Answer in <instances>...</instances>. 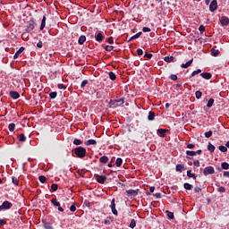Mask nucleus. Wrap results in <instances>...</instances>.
Instances as JSON below:
<instances>
[{
  "label": "nucleus",
  "mask_w": 229,
  "mask_h": 229,
  "mask_svg": "<svg viewBox=\"0 0 229 229\" xmlns=\"http://www.w3.org/2000/svg\"><path fill=\"white\" fill-rule=\"evenodd\" d=\"M74 153L78 158H85L87 155V149L83 147H77L74 149Z\"/></svg>",
  "instance_id": "1"
},
{
  "label": "nucleus",
  "mask_w": 229,
  "mask_h": 229,
  "mask_svg": "<svg viewBox=\"0 0 229 229\" xmlns=\"http://www.w3.org/2000/svg\"><path fill=\"white\" fill-rule=\"evenodd\" d=\"M35 26H37V24L35 23V21H30L28 25L26 26V31L28 33H30V31H33V30H35Z\"/></svg>",
  "instance_id": "2"
},
{
  "label": "nucleus",
  "mask_w": 229,
  "mask_h": 229,
  "mask_svg": "<svg viewBox=\"0 0 229 229\" xmlns=\"http://www.w3.org/2000/svg\"><path fill=\"white\" fill-rule=\"evenodd\" d=\"M216 173V170H214V167L208 166L203 170V174L207 176L208 174H214Z\"/></svg>",
  "instance_id": "3"
},
{
  "label": "nucleus",
  "mask_w": 229,
  "mask_h": 229,
  "mask_svg": "<svg viewBox=\"0 0 229 229\" xmlns=\"http://www.w3.org/2000/svg\"><path fill=\"white\" fill-rule=\"evenodd\" d=\"M8 208H12V202L4 201L3 205L0 206V210H8Z\"/></svg>",
  "instance_id": "4"
},
{
  "label": "nucleus",
  "mask_w": 229,
  "mask_h": 229,
  "mask_svg": "<svg viewBox=\"0 0 229 229\" xmlns=\"http://www.w3.org/2000/svg\"><path fill=\"white\" fill-rule=\"evenodd\" d=\"M210 12H216L217 10V0H213L209 5Z\"/></svg>",
  "instance_id": "5"
},
{
  "label": "nucleus",
  "mask_w": 229,
  "mask_h": 229,
  "mask_svg": "<svg viewBox=\"0 0 229 229\" xmlns=\"http://www.w3.org/2000/svg\"><path fill=\"white\" fill-rule=\"evenodd\" d=\"M220 23L222 26H228L229 24V19L226 16H222L220 19Z\"/></svg>",
  "instance_id": "6"
},
{
  "label": "nucleus",
  "mask_w": 229,
  "mask_h": 229,
  "mask_svg": "<svg viewBox=\"0 0 229 229\" xmlns=\"http://www.w3.org/2000/svg\"><path fill=\"white\" fill-rule=\"evenodd\" d=\"M110 207H111L114 216H117V209H115V199H112Z\"/></svg>",
  "instance_id": "7"
},
{
  "label": "nucleus",
  "mask_w": 229,
  "mask_h": 229,
  "mask_svg": "<svg viewBox=\"0 0 229 229\" xmlns=\"http://www.w3.org/2000/svg\"><path fill=\"white\" fill-rule=\"evenodd\" d=\"M97 182H98V183H105V182H106V175H97Z\"/></svg>",
  "instance_id": "8"
},
{
  "label": "nucleus",
  "mask_w": 229,
  "mask_h": 229,
  "mask_svg": "<svg viewBox=\"0 0 229 229\" xmlns=\"http://www.w3.org/2000/svg\"><path fill=\"white\" fill-rule=\"evenodd\" d=\"M127 196H137V194H139V190H129L126 191Z\"/></svg>",
  "instance_id": "9"
},
{
  "label": "nucleus",
  "mask_w": 229,
  "mask_h": 229,
  "mask_svg": "<svg viewBox=\"0 0 229 229\" xmlns=\"http://www.w3.org/2000/svg\"><path fill=\"white\" fill-rule=\"evenodd\" d=\"M194 62V59H191L190 61H188L186 64H182V65H181V67L182 68V69H187V68H189V67H191V65H192V63Z\"/></svg>",
  "instance_id": "10"
},
{
  "label": "nucleus",
  "mask_w": 229,
  "mask_h": 229,
  "mask_svg": "<svg viewBox=\"0 0 229 229\" xmlns=\"http://www.w3.org/2000/svg\"><path fill=\"white\" fill-rule=\"evenodd\" d=\"M10 96L13 99H19L21 98V95L17 91H10Z\"/></svg>",
  "instance_id": "11"
},
{
  "label": "nucleus",
  "mask_w": 229,
  "mask_h": 229,
  "mask_svg": "<svg viewBox=\"0 0 229 229\" xmlns=\"http://www.w3.org/2000/svg\"><path fill=\"white\" fill-rule=\"evenodd\" d=\"M98 144V141L96 140H89L85 142L86 146H96Z\"/></svg>",
  "instance_id": "12"
},
{
  "label": "nucleus",
  "mask_w": 229,
  "mask_h": 229,
  "mask_svg": "<svg viewBox=\"0 0 229 229\" xmlns=\"http://www.w3.org/2000/svg\"><path fill=\"white\" fill-rule=\"evenodd\" d=\"M165 131H167V130L158 129L157 130V135H159V137H165Z\"/></svg>",
  "instance_id": "13"
},
{
  "label": "nucleus",
  "mask_w": 229,
  "mask_h": 229,
  "mask_svg": "<svg viewBox=\"0 0 229 229\" xmlns=\"http://www.w3.org/2000/svg\"><path fill=\"white\" fill-rule=\"evenodd\" d=\"M140 35H142V32H138L137 34H135L134 36L131 37L127 42H131V40H135L136 38H139V37H140Z\"/></svg>",
  "instance_id": "14"
},
{
  "label": "nucleus",
  "mask_w": 229,
  "mask_h": 229,
  "mask_svg": "<svg viewBox=\"0 0 229 229\" xmlns=\"http://www.w3.org/2000/svg\"><path fill=\"white\" fill-rule=\"evenodd\" d=\"M200 76L203 77L204 80H210V78H212V73L210 72L201 73Z\"/></svg>",
  "instance_id": "15"
},
{
  "label": "nucleus",
  "mask_w": 229,
  "mask_h": 229,
  "mask_svg": "<svg viewBox=\"0 0 229 229\" xmlns=\"http://www.w3.org/2000/svg\"><path fill=\"white\" fill-rule=\"evenodd\" d=\"M176 171L178 173H182V171H185V165H176Z\"/></svg>",
  "instance_id": "16"
},
{
  "label": "nucleus",
  "mask_w": 229,
  "mask_h": 229,
  "mask_svg": "<svg viewBox=\"0 0 229 229\" xmlns=\"http://www.w3.org/2000/svg\"><path fill=\"white\" fill-rule=\"evenodd\" d=\"M164 60L167 63V64H171V62H174V56H165L164 58Z\"/></svg>",
  "instance_id": "17"
},
{
  "label": "nucleus",
  "mask_w": 229,
  "mask_h": 229,
  "mask_svg": "<svg viewBox=\"0 0 229 229\" xmlns=\"http://www.w3.org/2000/svg\"><path fill=\"white\" fill-rule=\"evenodd\" d=\"M22 51H24V47H20V49L15 53L14 59L19 58V55H21V53H22Z\"/></svg>",
  "instance_id": "18"
},
{
  "label": "nucleus",
  "mask_w": 229,
  "mask_h": 229,
  "mask_svg": "<svg viewBox=\"0 0 229 229\" xmlns=\"http://www.w3.org/2000/svg\"><path fill=\"white\" fill-rule=\"evenodd\" d=\"M208 151H210L211 153H214V151H216V147L214 145H212V143H208Z\"/></svg>",
  "instance_id": "19"
},
{
  "label": "nucleus",
  "mask_w": 229,
  "mask_h": 229,
  "mask_svg": "<svg viewBox=\"0 0 229 229\" xmlns=\"http://www.w3.org/2000/svg\"><path fill=\"white\" fill-rule=\"evenodd\" d=\"M103 38H105V37H103V34H101V32H99L97 37H96V40L97 42H101V40H103Z\"/></svg>",
  "instance_id": "20"
},
{
  "label": "nucleus",
  "mask_w": 229,
  "mask_h": 229,
  "mask_svg": "<svg viewBox=\"0 0 229 229\" xmlns=\"http://www.w3.org/2000/svg\"><path fill=\"white\" fill-rule=\"evenodd\" d=\"M116 167H121L123 165V159L121 157H118L115 162Z\"/></svg>",
  "instance_id": "21"
},
{
  "label": "nucleus",
  "mask_w": 229,
  "mask_h": 229,
  "mask_svg": "<svg viewBox=\"0 0 229 229\" xmlns=\"http://www.w3.org/2000/svg\"><path fill=\"white\" fill-rule=\"evenodd\" d=\"M187 177L188 178H193V180H196V174L191 173V170L187 171Z\"/></svg>",
  "instance_id": "22"
},
{
  "label": "nucleus",
  "mask_w": 229,
  "mask_h": 229,
  "mask_svg": "<svg viewBox=\"0 0 229 229\" xmlns=\"http://www.w3.org/2000/svg\"><path fill=\"white\" fill-rule=\"evenodd\" d=\"M219 50L216 49V48H212L211 49V55L212 56H217V55H219Z\"/></svg>",
  "instance_id": "23"
},
{
  "label": "nucleus",
  "mask_w": 229,
  "mask_h": 229,
  "mask_svg": "<svg viewBox=\"0 0 229 229\" xmlns=\"http://www.w3.org/2000/svg\"><path fill=\"white\" fill-rule=\"evenodd\" d=\"M46 28V16H43V19L41 21L40 30H44Z\"/></svg>",
  "instance_id": "24"
},
{
  "label": "nucleus",
  "mask_w": 229,
  "mask_h": 229,
  "mask_svg": "<svg viewBox=\"0 0 229 229\" xmlns=\"http://www.w3.org/2000/svg\"><path fill=\"white\" fill-rule=\"evenodd\" d=\"M100 162H101V164H106V162H108V157H106V156L101 157Z\"/></svg>",
  "instance_id": "25"
},
{
  "label": "nucleus",
  "mask_w": 229,
  "mask_h": 229,
  "mask_svg": "<svg viewBox=\"0 0 229 229\" xmlns=\"http://www.w3.org/2000/svg\"><path fill=\"white\" fill-rule=\"evenodd\" d=\"M148 119V121H154L155 120V113L149 112Z\"/></svg>",
  "instance_id": "26"
},
{
  "label": "nucleus",
  "mask_w": 229,
  "mask_h": 229,
  "mask_svg": "<svg viewBox=\"0 0 229 229\" xmlns=\"http://www.w3.org/2000/svg\"><path fill=\"white\" fill-rule=\"evenodd\" d=\"M85 40H87V38L85 36H81L79 38V44L81 45L84 44Z\"/></svg>",
  "instance_id": "27"
},
{
  "label": "nucleus",
  "mask_w": 229,
  "mask_h": 229,
  "mask_svg": "<svg viewBox=\"0 0 229 229\" xmlns=\"http://www.w3.org/2000/svg\"><path fill=\"white\" fill-rule=\"evenodd\" d=\"M51 203L54 205V207H60V202H58V200H56V199H53L51 200Z\"/></svg>",
  "instance_id": "28"
},
{
  "label": "nucleus",
  "mask_w": 229,
  "mask_h": 229,
  "mask_svg": "<svg viewBox=\"0 0 229 229\" xmlns=\"http://www.w3.org/2000/svg\"><path fill=\"white\" fill-rule=\"evenodd\" d=\"M109 78L110 80H112V81H114V80L116 79L115 73H114V72H110Z\"/></svg>",
  "instance_id": "29"
},
{
  "label": "nucleus",
  "mask_w": 229,
  "mask_h": 229,
  "mask_svg": "<svg viewBox=\"0 0 229 229\" xmlns=\"http://www.w3.org/2000/svg\"><path fill=\"white\" fill-rule=\"evenodd\" d=\"M183 187L186 191H191L192 189V185L187 182L184 183Z\"/></svg>",
  "instance_id": "30"
},
{
  "label": "nucleus",
  "mask_w": 229,
  "mask_h": 229,
  "mask_svg": "<svg viewBox=\"0 0 229 229\" xmlns=\"http://www.w3.org/2000/svg\"><path fill=\"white\" fill-rule=\"evenodd\" d=\"M186 155H188V157H196V151L188 150L186 151Z\"/></svg>",
  "instance_id": "31"
},
{
  "label": "nucleus",
  "mask_w": 229,
  "mask_h": 229,
  "mask_svg": "<svg viewBox=\"0 0 229 229\" xmlns=\"http://www.w3.org/2000/svg\"><path fill=\"white\" fill-rule=\"evenodd\" d=\"M218 149H220L222 153H226L228 151V148L223 145L219 146Z\"/></svg>",
  "instance_id": "32"
},
{
  "label": "nucleus",
  "mask_w": 229,
  "mask_h": 229,
  "mask_svg": "<svg viewBox=\"0 0 229 229\" xmlns=\"http://www.w3.org/2000/svg\"><path fill=\"white\" fill-rule=\"evenodd\" d=\"M214 105V98H210L207 104L208 108H211V106Z\"/></svg>",
  "instance_id": "33"
},
{
  "label": "nucleus",
  "mask_w": 229,
  "mask_h": 229,
  "mask_svg": "<svg viewBox=\"0 0 229 229\" xmlns=\"http://www.w3.org/2000/svg\"><path fill=\"white\" fill-rule=\"evenodd\" d=\"M221 167L222 169H225V170L229 169V164L226 162H224L222 163Z\"/></svg>",
  "instance_id": "34"
},
{
  "label": "nucleus",
  "mask_w": 229,
  "mask_h": 229,
  "mask_svg": "<svg viewBox=\"0 0 229 229\" xmlns=\"http://www.w3.org/2000/svg\"><path fill=\"white\" fill-rule=\"evenodd\" d=\"M195 96H196L197 99H200L201 96H203V93H201V91L198 90V91H196Z\"/></svg>",
  "instance_id": "35"
},
{
  "label": "nucleus",
  "mask_w": 229,
  "mask_h": 229,
  "mask_svg": "<svg viewBox=\"0 0 229 229\" xmlns=\"http://www.w3.org/2000/svg\"><path fill=\"white\" fill-rule=\"evenodd\" d=\"M19 140H20V142H25L26 136L24 134H20Z\"/></svg>",
  "instance_id": "36"
},
{
  "label": "nucleus",
  "mask_w": 229,
  "mask_h": 229,
  "mask_svg": "<svg viewBox=\"0 0 229 229\" xmlns=\"http://www.w3.org/2000/svg\"><path fill=\"white\" fill-rule=\"evenodd\" d=\"M73 144H74L75 146H80V145L82 144V141H81V140L75 139V140H73Z\"/></svg>",
  "instance_id": "37"
},
{
  "label": "nucleus",
  "mask_w": 229,
  "mask_h": 229,
  "mask_svg": "<svg viewBox=\"0 0 229 229\" xmlns=\"http://www.w3.org/2000/svg\"><path fill=\"white\" fill-rule=\"evenodd\" d=\"M135 226H137V222L135 219H132L130 224V228H134Z\"/></svg>",
  "instance_id": "38"
},
{
  "label": "nucleus",
  "mask_w": 229,
  "mask_h": 229,
  "mask_svg": "<svg viewBox=\"0 0 229 229\" xmlns=\"http://www.w3.org/2000/svg\"><path fill=\"white\" fill-rule=\"evenodd\" d=\"M15 130V123L9 124V131H14Z\"/></svg>",
  "instance_id": "39"
},
{
  "label": "nucleus",
  "mask_w": 229,
  "mask_h": 229,
  "mask_svg": "<svg viewBox=\"0 0 229 229\" xmlns=\"http://www.w3.org/2000/svg\"><path fill=\"white\" fill-rule=\"evenodd\" d=\"M169 219H174V214L170 211H166Z\"/></svg>",
  "instance_id": "40"
},
{
  "label": "nucleus",
  "mask_w": 229,
  "mask_h": 229,
  "mask_svg": "<svg viewBox=\"0 0 229 229\" xmlns=\"http://www.w3.org/2000/svg\"><path fill=\"white\" fill-rule=\"evenodd\" d=\"M46 180H47L46 176H44V175L39 176V182L41 183H46Z\"/></svg>",
  "instance_id": "41"
},
{
  "label": "nucleus",
  "mask_w": 229,
  "mask_h": 229,
  "mask_svg": "<svg viewBox=\"0 0 229 229\" xmlns=\"http://www.w3.org/2000/svg\"><path fill=\"white\" fill-rule=\"evenodd\" d=\"M44 228H46V229H53V225H51V224H49V223H46V224H44Z\"/></svg>",
  "instance_id": "42"
},
{
  "label": "nucleus",
  "mask_w": 229,
  "mask_h": 229,
  "mask_svg": "<svg viewBox=\"0 0 229 229\" xmlns=\"http://www.w3.org/2000/svg\"><path fill=\"white\" fill-rule=\"evenodd\" d=\"M205 137H206V139H210V137H212V131L206 132Z\"/></svg>",
  "instance_id": "43"
},
{
  "label": "nucleus",
  "mask_w": 229,
  "mask_h": 229,
  "mask_svg": "<svg viewBox=\"0 0 229 229\" xmlns=\"http://www.w3.org/2000/svg\"><path fill=\"white\" fill-rule=\"evenodd\" d=\"M201 72V69H198L197 71H193L191 76H196V74H199Z\"/></svg>",
  "instance_id": "44"
},
{
  "label": "nucleus",
  "mask_w": 229,
  "mask_h": 229,
  "mask_svg": "<svg viewBox=\"0 0 229 229\" xmlns=\"http://www.w3.org/2000/svg\"><path fill=\"white\" fill-rule=\"evenodd\" d=\"M51 189L52 191H58V184L56 183L52 184Z\"/></svg>",
  "instance_id": "45"
},
{
  "label": "nucleus",
  "mask_w": 229,
  "mask_h": 229,
  "mask_svg": "<svg viewBox=\"0 0 229 229\" xmlns=\"http://www.w3.org/2000/svg\"><path fill=\"white\" fill-rule=\"evenodd\" d=\"M106 51H113L114 50V46H106L105 47Z\"/></svg>",
  "instance_id": "46"
},
{
  "label": "nucleus",
  "mask_w": 229,
  "mask_h": 229,
  "mask_svg": "<svg viewBox=\"0 0 229 229\" xmlns=\"http://www.w3.org/2000/svg\"><path fill=\"white\" fill-rule=\"evenodd\" d=\"M13 183H14V185H19V179L13 177Z\"/></svg>",
  "instance_id": "47"
},
{
  "label": "nucleus",
  "mask_w": 229,
  "mask_h": 229,
  "mask_svg": "<svg viewBox=\"0 0 229 229\" xmlns=\"http://www.w3.org/2000/svg\"><path fill=\"white\" fill-rule=\"evenodd\" d=\"M49 96H50L51 99H55V98H56L57 94H56V92H51L49 94Z\"/></svg>",
  "instance_id": "48"
},
{
  "label": "nucleus",
  "mask_w": 229,
  "mask_h": 229,
  "mask_svg": "<svg viewBox=\"0 0 229 229\" xmlns=\"http://www.w3.org/2000/svg\"><path fill=\"white\" fill-rule=\"evenodd\" d=\"M170 79L173 80V81H176V80H178V76H176L175 74H172L170 76Z\"/></svg>",
  "instance_id": "49"
},
{
  "label": "nucleus",
  "mask_w": 229,
  "mask_h": 229,
  "mask_svg": "<svg viewBox=\"0 0 229 229\" xmlns=\"http://www.w3.org/2000/svg\"><path fill=\"white\" fill-rule=\"evenodd\" d=\"M142 31H143L144 33H148V32L151 31V29H149V28H148V27H143Z\"/></svg>",
  "instance_id": "50"
},
{
  "label": "nucleus",
  "mask_w": 229,
  "mask_h": 229,
  "mask_svg": "<svg viewBox=\"0 0 229 229\" xmlns=\"http://www.w3.org/2000/svg\"><path fill=\"white\" fill-rule=\"evenodd\" d=\"M88 83H89V81H87V80L83 81L81 84V89H83L85 87V85H87Z\"/></svg>",
  "instance_id": "51"
},
{
  "label": "nucleus",
  "mask_w": 229,
  "mask_h": 229,
  "mask_svg": "<svg viewBox=\"0 0 229 229\" xmlns=\"http://www.w3.org/2000/svg\"><path fill=\"white\" fill-rule=\"evenodd\" d=\"M143 51H142V49H140V48H139L138 50H137V55H138V56H141V55H143Z\"/></svg>",
  "instance_id": "52"
},
{
  "label": "nucleus",
  "mask_w": 229,
  "mask_h": 229,
  "mask_svg": "<svg viewBox=\"0 0 229 229\" xmlns=\"http://www.w3.org/2000/svg\"><path fill=\"white\" fill-rule=\"evenodd\" d=\"M144 57H145V58H153V55H152V54H148V53H146V54L144 55Z\"/></svg>",
  "instance_id": "53"
},
{
  "label": "nucleus",
  "mask_w": 229,
  "mask_h": 229,
  "mask_svg": "<svg viewBox=\"0 0 229 229\" xmlns=\"http://www.w3.org/2000/svg\"><path fill=\"white\" fill-rule=\"evenodd\" d=\"M199 30L200 31V33H203V31H205V26L200 25Z\"/></svg>",
  "instance_id": "54"
},
{
  "label": "nucleus",
  "mask_w": 229,
  "mask_h": 229,
  "mask_svg": "<svg viewBox=\"0 0 229 229\" xmlns=\"http://www.w3.org/2000/svg\"><path fill=\"white\" fill-rule=\"evenodd\" d=\"M71 212H76V206L72 205L70 208Z\"/></svg>",
  "instance_id": "55"
},
{
  "label": "nucleus",
  "mask_w": 229,
  "mask_h": 229,
  "mask_svg": "<svg viewBox=\"0 0 229 229\" xmlns=\"http://www.w3.org/2000/svg\"><path fill=\"white\" fill-rule=\"evenodd\" d=\"M193 165H196V167H199V160H195L193 162Z\"/></svg>",
  "instance_id": "56"
},
{
  "label": "nucleus",
  "mask_w": 229,
  "mask_h": 229,
  "mask_svg": "<svg viewBox=\"0 0 229 229\" xmlns=\"http://www.w3.org/2000/svg\"><path fill=\"white\" fill-rule=\"evenodd\" d=\"M58 89H67V86H64V84H58Z\"/></svg>",
  "instance_id": "57"
},
{
  "label": "nucleus",
  "mask_w": 229,
  "mask_h": 229,
  "mask_svg": "<svg viewBox=\"0 0 229 229\" xmlns=\"http://www.w3.org/2000/svg\"><path fill=\"white\" fill-rule=\"evenodd\" d=\"M225 187L218 188V192H225Z\"/></svg>",
  "instance_id": "58"
},
{
  "label": "nucleus",
  "mask_w": 229,
  "mask_h": 229,
  "mask_svg": "<svg viewBox=\"0 0 229 229\" xmlns=\"http://www.w3.org/2000/svg\"><path fill=\"white\" fill-rule=\"evenodd\" d=\"M117 102H118L117 100H110L109 106L112 105H115V103H117Z\"/></svg>",
  "instance_id": "59"
},
{
  "label": "nucleus",
  "mask_w": 229,
  "mask_h": 229,
  "mask_svg": "<svg viewBox=\"0 0 229 229\" xmlns=\"http://www.w3.org/2000/svg\"><path fill=\"white\" fill-rule=\"evenodd\" d=\"M107 42H109V44H114V38L110 37V38L107 39Z\"/></svg>",
  "instance_id": "60"
},
{
  "label": "nucleus",
  "mask_w": 229,
  "mask_h": 229,
  "mask_svg": "<svg viewBox=\"0 0 229 229\" xmlns=\"http://www.w3.org/2000/svg\"><path fill=\"white\" fill-rule=\"evenodd\" d=\"M194 147H195L194 144H188L187 145L188 149H192V148H194Z\"/></svg>",
  "instance_id": "61"
},
{
  "label": "nucleus",
  "mask_w": 229,
  "mask_h": 229,
  "mask_svg": "<svg viewBox=\"0 0 229 229\" xmlns=\"http://www.w3.org/2000/svg\"><path fill=\"white\" fill-rule=\"evenodd\" d=\"M195 192H201V188L196 186L195 187Z\"/></svg>",
  "instance_id": "62"
},
{
  "label": "nucleus",
  "mask_w": 229,
  "mask_h": 229,
  "mask_svg": "<svg viewBox=\"0 0 229 229\" xmlns=\"http://www.w3.org/2000/svg\"><path fill=\"white\" fill-rule=\"evenodd\" d=\"M38 47H42V41H39L38 44H37Z\"/></svg>",
  "instance_id": "63"
},
{
  "label": "nucleus",
  "mask_w": 229,
  "mask_h": 229,
  "mask_svg": "<svg viewBox=\"0 0 229 229\" xmlns=\"http://www.w3.org/2000/svg\"><path fill=\"white\" fill-rule=\"evenodd\" d=\"M224 176H227L229 178V172H225Z\"/></svg>",
  "instance_id": "64"
}]
</instances>
